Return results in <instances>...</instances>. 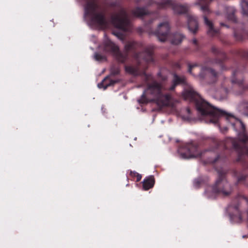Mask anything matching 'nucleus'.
Masks as SVG:
<instances>
[{
  "label": "nucleus",
  "instance_id": "1",
  "mask_svg": "<svg viewBox=\"0 0 248 248\" xmlns=\"http://www.w3.org/2000/svg\"><path fill=\"white\" fill-rule=\"evenodd\" d=\"M100 47L106 53L112 54L121 63L125 62L129 53L132 52L136 63L133 65L125 66V70L127 73L134 76H146L145 71L147 69V63L154 62V46L152 45L143 48V44L141 42H128L124 46L125 53H123L117 45L109 39L106 38Z\"/></svg>",
  "mask_w": 248,
  "mask_h": 248
},
{
  "label": "nucleus",
  "instance_id": "2",
  "mask_svg": "<svg viewBox=\"0 0 248 248\" xmlns=\"http://www.w3.org/2000/svg\"><path fill=\"white\" fill-rule=\"evenodd\" d=\"M161 90V85L156 81L149 84L146 91L138 100V103L142 107L151 101L152 99H148L146 96L147 94H151L154 99L157 100V103L162 106L172 108L176 107V104L178 103V101L174 100L169 94H163Z\"/></svg>",
  "mask_w": 248,
  "mask_h": 248
},
{
  "label": "nucleus",
  "instance_id": "3",
  "mask_svg": "<svg viewBox=\"0 0 248 248\" xmlns=\"http://www.w3.org/2000/svg\"><path fill=\"white\" fill-rule=\"evenodd\" d=\"M85 16L94 24L101 26L107 25L105 10L98 3L97 0H83Z\"/></svg>",
  "mask_w": 248,
  "mask_h": 248
},
{
  "label": "nucleus",
  "instance_id": "4",
  "mask_svg": "<svg viewBox=\"0 0 248 248\" xmlns=\"http://www.w3.org/2000/svg\"><path fill=\"white\" fill-rule=\"evenodd\" d=\"M108 5L112 8H120L119 14H114L111 16L110 20L112 24L116 28L122 31H128L130 21L126 10L124 8L121 7L119 0L110 2Z\"/></svg>",
  "mask_w": 248,
  "mask_h": 248
},
{
  "label": "nucleus",
  "instance_id": "5",
  "mask_svg": "<svg viewBox=\"0 0 248 248\" xmlns=\"http://www.w3.org/2000/svg\"><path fill=\"white\" fill-rule=\"evenodd\" d=\"M183 99L194 105L195 108H218L203 99L191 88L185 89L182 93Z\"/></svg>",
  "mask_w": 248,
  "mask_h": 248
},
{
  "label": "nucleus",
  "instance_id": "6",
  "mask_svg": "<svg viewBox=\"0 0 248 248\" xmlns=\"http://www.w3.org/2000/svg\"><path fill=\"white\" fill-rule=\"evenodd\" d=\"M226 17L229 21L237 23L233 27V37L237 41H242L248 39V31L246 26L242 23H237V19L235 16L236 10L233 7L228 6L226 8Z\"/></svg>",
  "mask_w": 248,
  "mask_h": 248
},
{
  "label": "nucleus",
  "instance_id": "7",
  "mask_svg": "<svg viewBox=\"0 0 248 248\" xmlns=\"http://www.w3.org/2000/svg\"><path fill=\"white\" fill-rule=\"evenodd\" d=\"M154 3L155 4L158 10L165 9L170 7L175 13L180 15L186 14L189 9L188 4H179L173 0H161L160 2H156L154 0H149L147 5L151 6Z\"/></svg>",
  "mask_w": 248,
  "mask_h": 248
},
{
  "label": "nucleus",
  "instance_id": "8",
  "mask_svg": "<svg viewBox=\"0 0 248 248\" xmlns=\"http://www.w3.org/2000/svg\"><path fill=\"white\" fill-rule=\"evenodd\" d=\"M213 0H198V4L201 5V9L203 12L204 15L203 19L205 24L207 26V34L210 36H215L219 34L218 29H215L212 22L208 20L206 14H208L210 11L208 8L209 3Z\"/></svg>",
  "mask_w": 248,
  "mask_h": 248
},
{
  "label": "nucleus",
  "instance_id": "9",
  "mask_svg": "<svg viewBox=\"0 0 248 248\" xmlns=\"http://www.w3.org/2000/svg\"><path fill=\"white\" fill-rule=\"evenodd\" d=\"M131 14L133 16L138 17H143L145 16L146 18L148 20L145 23L146 26L151 24L154 20L157 18L159 16V14L158 11L154 12H149L145 7H137L131 11Z\"/></svg>",
  "mask_w": 248,
  "mask_h": 248
},
{
  "label": "nucleus",
  "instance_id": "10",
  "mask_svg": "<svg viewBox=\"0 0 248 248\" xmlns=\"http://www.w3.org/2000/svg\"><path fill=\"white\" fill-rule=\"evenodd\" d=\"M243 71L239 70L238 69L232 72V82L235 87L239 88V91L235 92V94L236 95L242 94L245 91L248 90V85L245 86L243 80L239 78L241 77Z\"/></svg>",
  "mask_w": 248,
  "mask_h": 248
},
{
  "label": "nucleus",
  "instance_id": "11",
  "mask_svg": "<svg viewBox=\"0 0 248 248\" xmlns=\"http://www.w3.org/2000/svg\"><path fill=\"white\" fill-rule=\"evenodd\" d=\"M213 192L227 196L230 193V186L223 176H221L213 187Z\"/></svg>",
  "mask_w": 248,
  "mask_h": 248
},
{
  "label": "nucleus",
  "instance_id": "12",
  "mask_svg": "<svg viewBox=\"0 0 248 248\" xmlns=\"http://www.w3.org/2000/svg\"><path fill=\"white\" fill-rule=\"evenodd\" d=\"M170 31V26L168 22H164L159 24L155 34L161 42H165Z\"/></svg>",
  "mask_w": 248,
  "mask_h": 248
},
{
  "label": "nucleus",
  "instance_id": "13",
  "mask_svg": "<svg viewBox=\"0 0 248 248\" xmlns=\"http://www.w3.org/2000/svg\"><path fill=\"white\" fill-rule=\"evenodd\" d=\"M199 75L201 78L206 79H210V83L215 82L218 77V73L217 72L213 69L206 66L202 67Z\"/></svg>",
  "mask_w": 248,
  "mask_h": 248
},
{
  "label": "nucleus",
  "instance_id": "14",
  "mask_svg": "<svg viewBox=\"0 0 248 248\" xmlns=\"http://www.w3.org/2000/svg\"><path fill=\"white\" fill-rule=\"evenodd\" d=\"M211 51L216 56V59L213 60L212 63L220 64L221 68L224 69V66L222 65V63L227 59L226 54L223 51L219 49L215 46L212 47Z\"/></svg>",
  "mask_w": 248,
  "mask_h": 248
},
{
  "label": "nucleus",
  "instance_id": "15",
  "mask_svg": "<svg viewBox=\"0 0 248 248\" xmlns=\"http://www.w3.org/2000/svg\"><path fill=\"white\" fill-rule=\"evenodd\" d=\"M187 16L188 30L193 34H195L199 30V24L197 17L190 15H188Z\"/></svg>",
  "mask_w": 248,
  "mask_h": 248
},
{
  "label": "nucleus",
  "instance_id": "16",
  "mask_svg": "<svg viewBox=\"0 0 248 248\" xmlns=\"http://www.w3.org/2000/svg\"><path fill=\"white\" fill-rule=\"evenodd\" d=\"M173 78L171 81V85L169 88L170 91H173L175 87L178 85H185L186 84V79L185 76H179L176 73H173Z\"/></svg>",
  "mask_w": 248,
  "mask_h": 248
},
{
  "label": "nucleus",
  "instance_id": "17",
  "mask_svg": "<svg viewBox=\"0 0 248 248\" xmlns=\"http://www.w3.org/2000/svg\"><path fill=\"white\" fill-rule=\"evenodd\" d=\"M188 150L187 153H182L181 156L184 158H190L198 156V154L196 153L197 148L192 144L188 145L187 147Z\"/></svg>",
  "mask_w": 248,
  "mask_h": 248
},
{
  "label": "nucleus",
  "instance_id": "18",
  "mask_svg": "<svg viewBox=\"0 0 248 248\" xmlns=\"http://www.w3.org/2000/svg\"><path fill=\"white\" fill-rule=\"evenodd\" d=\"M117 81L116 80L110 79L108 77H107L101 83L98 84V86L100 88H104L105 90L108 86H112Z\"/></svg>",
  "mask_w": 248,
  "mask_h": 248
},
{
  "label": "nucleus",
  "instance_id": "19",
  "mask_svg": "<svg viewBox=\"0 0 248 248\" xmlns=\"http://www.w3.org/2000/svg\"><path fill=\"white\" fill-rule=\"evenodd\" d=\"M155 180L152 176H150L144 179L143 182V187L144 190H148L152 188L154 185Z\"/></svg>",
  "mask_w": 248,
  "mask_h": 248
},
{
  "label": "nucleus",
  "instance_id": "20",
  "mask_svg": "<svg viewBox=\"0 0 248 248\" xmlns=\"http://www.w3.org/2000/svg\"><path fill=\"white\" fill-rule=\"evenodd\" d=\"M185 36L182 34L175 33L171 40V43L174 45H178L182 42Z\"/></svg>",
  "mask_w": 248,
  "mask_h": 248
},
{
  "label": "nucleus",
  "instance_id": "21",
  "mask_svg": "<svg viewBox=\"0 0 248 248\" xmlns=\"http://www.w3.org/2000/svg\"><path fill=\"white\" fill-rule=\"evenodd\" d=\"M241 6L243 15L248 16V1L246 0H242Z\"/></svg>",
  "mask_w": 248,
  "mask_h": 248
},
{
  "label": "nucleus",
  "instance_id": "22",
  "mask_svg": "<svg viewBox=\"0 0 248 248\" xmlns=\"http://www.w3.org/2000/svg\"><path fill=\"white\" fill-rule=\"evenodd\" d=\"M110 73L112 76L118 75L120 73V69L118 67L112 66L110 68Z\"/></svg>",
  "mask_w": 248,
  "mask_h": 248
},
{
  "label": "nucleus",
  "instance_id": "23",
  "mask_svg": "<svg viewBox=\"0 0 248 248\" xmlns=\"http://www.w3.org/2000/svg\"><path fill=\"white\" fill-rule=\"evenodd\" d=\"M94 59L97 61H103L106 60V57L98 53H95L94 54Z\"/></svg>",
  "mask_w": 248,
  "mask_h": 248
},
{
  "label": "nucleus",
  "instance_id": "24",
  "mask_svg": "<svg viewBox=\"0 0 248 248\" xmlns=\"http://www.w3.org/2000/svg\"><path fill=\"white\" fill-rule=\"evenodd\" d=\"M239 138L243 143L248 141V135L245 133H243L242 135H240Z\"/></svg>",
  "mask_w": 248,
  "mask_h": 248
},
{
  "label": "nucleus",
  "instance_id": "25",
  "mask_svg": "<svg viewBox=\"0 0 248 248\" xmlns=\"http://www.w3.org/2000/svg\"><path fill=\"white\" fill-rule=\"evenodd\" d=\"M112 33L121 40L124 39V35L123 33L120 31H113Z\"/></svg>",
  "mask_w": 248,
  "mask_h": 248
},
{
  "label": "nucleus",
  "instance_id": "26",
  "mask_svg": "<svg viewBox=\"0 0 248 248\" xmlns=\"http://www.w3.org/2000/svg\"><path fill=\"white\" fill-rule=\"evenodd\" d=\"M234 146L237 149H238V150L240 149L241 153H242V154L245 153V154H248V149L247 147H244V148L240 149V147H239V146L237 145L234 144Z\"/></svg>",
  "mask_w": 248,
  "mask_h": 248
},
{
  "label": "nucleus",
  "instance_id": "27",
  "mask_svg": "<svg viewBox=\"0 0 248 248\" xmlns=\"http://www.w3.org/2000/svg\"><path fill=\"white\" fill-rule=\"evenodd\" d=\"M131 175L133 176L136 177L137 181H140L141 179V175L136 172H131Z\"/></svg>",
  "mask_w": 248,
  "mask_h": 248
},
{
  "label": "nucleus",
  "instance_id": "28",
  "mask_svg": "<svg viewBox=\"0 0 248 248\" xmlns=\"http://www.w3.org/2000/svg\"><path fill=\"white\" fill-rule=\"evenodd\" d=\"M197 64H189L188 65V72L194 75V76H195L196 75L194 73H192V70L195 67H197Z\"/></svg>",
  "mask_w": 248,
  "mask_h": 248
},
{
  "label": "nucleus",
  "instance_id": "29",
  "mask_svg": "<svg viewBox=\"0 0 248 248\" xmlns=\"http://www.w3.org/2000/svg\"><path fill=\"white\" fill-rule=\"evenodd\" d=\"M192 43L196 47V50H198L199 49V45L197 39L195 38L193 39L192 40Z\"/></svg>",
  "mask_w": 248,
  "mask_h": 248
},
{
  "label": "nucleus",
  "instance_id": "30",
  "mask_svg": "<svg viewBox=\"0 0 248 248\" xmlns=\"http://www.w3.org/2000/svg\"><path fill=\"white\" fill-rule=\"evenodd\" d=\"M242 107L244 108H248V101H244L242 102Z\"/></svg>",
  "mask_w": 248,
  "mask_h": 248
},
{
  "label": "nucleus",
  "instance_id": "31",
  "mask_svg": "<svg viewBox=\"0 0 248 248\" xmlns=\"http://www.w3.org/2000/svg\"><path fill=\"white\" fill-rule=\"evenodd\" d=\"M220 25L221 27H226L227 28H230V26L228 25H227V24L224 23L223 22H220Z\"/></svg>",
  "mask_w": 248,
  "mask_h": 248
},
{
  "label": "nucleus",
  "instance_id": "32",
  "mask_svg": "<svg viewBox=\"0 0 248 248\" xmlns=\"http://www.w3.org/2000/svg\"><path fill=\"white\" fill-rule=\"evenodd\" d=\"M226 116L228 119H230L231 118L235 119L234 117L231 114H227Z\"/></svg>",
  "mask_w": 248,
  "mask_h": 248
},
{
  "label": "nucleus",
  "instance_id": "33",
  "mask_svg": "<svg viewBox=\"0 0 248 248\" xmlns=\"http://www.w3.org/2000/svg\"><path fill=\"white\" fill-rule=\"evenodd\" d=\"M199 111V112L200 113H201L202 114H204L205 113V110L206 109H198Z\"/></svg>",
  "mask_w": 248,
  "mask_h": 248
},
{
  "label": "nucleus",
  "instance_id": "34",
  "mask_svg": "<svg viewBox=\"0 0 248 248\" xmlns=\"http://www.w3.org/2000/svg\"><path fill=\"white\" fill-rule=\"evenodd\" d=\"M183 110H184L186 112V113L189 114L191 112H190V109H183Z\"/></svg>",
  "mask_w": 248,
  "mask_h": 248
},
{
  "label": "nucleus",
  "instance_id": "35",
  "mask_svg": "<svg viewBox=\"0 0 248 248\" xmlns=\"http://www.w3.org/2000/svg\"><path fill=\"white\" fill-rule=\"evenodd\" d=\"M183 118L184 119H188L189 117L188 116H183Z\"/></svg>",
  "mask_w": 248,
  "mask_h": 248
},
{
  "label": "nucleus",
  "instance_id": "36",
  "mask_svg": "<svg viewBox=\"0 0 248 248\" xmlns=\"http://www.w3.org/2000/svg\"><path fill=\"white\" fill-rule=\"evenodd\" d=\"M245 115L248 117V112L245 113Z\"/></svg>",
  "mask_w": 248,
  "mask_h": 248
},
{
  "label": "nucleus",
  "instance_id": "37",
  "mask_svg": "<svg viewBox=\"0 0 248 248\" xmlns=\"http://www.w3.org/2000/svg\"><path fill=\"white\" fill-rule=\"evenodd\" d=\"M242 200L243 201H246V199L244 198H242Z\"/></svg>",
  "mask_w": 248,
  "mask_h": 248
},
{
  "label": "nucleus",
  "instance_id": "38",
  "mask_svg": "<svg viewBox=\"0 0 248 248\" xmlns=\"http://www.w3.org/2000/svg\"><path fill=\"white\" fill-rule=\"evenodd\" d=\"M179 26H181V24H180L179 23H177Z\"/></svg>",
  "mask_w": 248,
  "mask_h": 248
}]
</instances>
